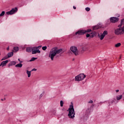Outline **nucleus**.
I'll list each match as a JSON object with an SVG mask.
<instances>
[{
    "mask_svg": "<svg viewBox=\"0 0 124 124\" xmlns=\"http://www.w3.org/2000/svg\"><path fill=\"white\" fill-rule=\"evenodd\" d=\"M44 95V93H42L40 95V98H41V97H42V96H43V95Z\"/></svg>",
    "mask_w": 124,
    "mask_h": 124,
    "instance_id": "nucleus-34",
    "label": "nucleus"
},
{
    "mask_svg": "<svg viewBox=\"0 0 124 124\" xmlns=\"http://www.w3.org/2000/svg\"><path fill=\"white\" fill-rule=\"evenodd\" d=\"M97 35V32L95 31L93 32V36H96Z\"/></svg>",
    "mask_w": 124,
    "mask_h": 124,
    "instance_id": "nucleus-27",
    "label": "nucleus"
},
{
    "mask_svg": "<svg viewBox=\"0 0 124 124\" xmlns=\"http://www.w3.org/2000/svg\"><path fill=\"white\" fill-rule=\"evenodd\" d=\"M114 33L116 35H121V34H124V26L122 28L121 25H119L118 28H116L114 30Z\"/></svg>",
    "mask_w": 124,
    "mask_h": 124,
    "instance_id": "nucleus-2",
    "label": "nucleus"
},
{
    "mask_svg": "<svg viewBox=\"0 0 124 124\" xmlns=\"http://www.w3.org/2000/svg\"><path fill=\"white\" fill-rule=\"evenodd\" d=\"M69 113L68 116L70 119H73L75 117V111H74V108L73 105H70V108L68 109Z\"/></svg>",
    "mask_w": 124,
    "mask_h": 124,
    "instance_id": "nucleus-3",
    "label": "nucleus"
},
{
    "mask_svg": "<svg viewBox=\"0 0 124 124\" xmlns=\"http://www.w3.org/2000/svg\"><path fill=\"white\" fill-rule=\"evenodd\" d=\"M99 29V26L96 25L93 27V30L94 31L95 30H98Z\"/></svg>",
    "mask_w": 124,
    "mask_h": 124,
    "instance_id": "nucleus-23",
    "label": "nucleus"
},
{
    "mask_svg": "<svg viewBox=\"0 0 124 124\" xmlns=\"http://www.w3.org/2000/svg\"><path fill=\"white\" fill-rule=\"evenodd\" d=\"M5 14V12L2 11L1 13L0 14V17H2Z\"/></svg>",
    "mask_w": 124,
    "mask_h": 124,
    "instance_id": "nucleus-26",
    "label": "nucleus"
},
{
    "mask_svg": "<svg viewBox=\"0 0 124 124\" xmlns=\"http://www.w3.org/2000/svg\"><path fill=\"white\" fill-rule=\"evenodd\" d=\"M102 34L105 37L106 35H107V34H108V31H104Z\"/></svg>",
    "mask_w": 124,
    "mask_h": 124,
    "instance_id": "nucleus-18",
    "label": "nucleus"
},
{
    "mask_svg": "<svg viewBox=\"0 0 124 124\" xmlns=\"http://www.w3.org/2000/svg\"><path fill=\"white\" fill-rule=\"evenodd\" d=\"M60 106L62 107L63 106V101H60Z\"/></svg>",
    "mask_w": 124,
    "mask_h": 124,
    "instance_id": "nucleus-31",
    "label": "nucleus"
},
{
    "mask_svg": "<svg viewBox=\"0 0 124 124\" xmlns=\"http://www.w3.org/2000/svg\"><path fill=\"white\" fill-rule=\"evenodd\" d=\"M35 60H37V58L32 57L31 60H30V62H33V61H35Z\"/></svg>",
    "mask_w": 124,
    "mask_h": 124,
    "instance_id": "nucleus-25",
    "label": "nucleus"
},
{
    "mask_svg": "<svg viewBox=\"0 0 124 124\" xmlns=\"http://www.w3.org/2000/svg\"><path fill=\"white\" fill-rule=\"evenodd\" d=\"M87 50H88V47L87 46H83L79 49V52L84 53L85 51H87Z\"/></svg>",
    "mask_w": 124,
    "mask_h": 124,
    "instance_id": "nucleus-9",
    "label": "nucleus"
},
{
    "mask_svg": "<svg viewBox=\"0 0 124 124\" xmlns=\"http://www.w3.org/2000/svg\"><path fill=\"white\" fill-rule=\"evenodd\" d=\"M47 49V46H43L42 47V49L44 50V51H45V50H46Z\"/></svg>",
    "mask_w": 124,
    "mask_h": 124,
    "instance_id": "nucleus-33",
    "label": "nucleus"
},
{
    "mask_svg": "<svg viewBox=\"0 0 124 124\" xmlns=\"http://www.w3.org/2000/svg\"><path fill=\"white\" fill-rule=\"evenodd\" d=\"M61 52H62V49L53 48L50 50L48 57L51 59V61H54V58L56 55L60 54Z\"/></svg>",
    "mask_w": 124,
    "mask_h": 124,
    "instance_id": "nucleus-1",
    "label": "nucleus"
},
{
    "mask_svg": "<svg viewBox=\"0 0 124 124\" xmlns=\"http://www.w3.org/2000/svg\"><path fill=\"white\" fill-rule=\"evenodd\" d=\"M70 50L75 56H78L79 55V50H78L76 46H71Z\"/></svg>",
    "mask_w": 124,
    "mask_h": 124,
    "instance_id": "nucleus-5",
    "label": "nucleus"
},
{
    "mask_svg": "<svg viewBox=\"0 0 124 124\" xmlns=\"http://www.w3.org/2000/svg\"><path fill=\"white\" fill-rule=\"evenodd\" d=\"M91 31L92 30L91 29H88L86 30H79L73 34V36H76V35H83L85 34V33H87V32H91Z\"/></svg>",
    "mask_w": 124,
    "mask_h": 124,
    "instance_id": "nucleus-4",
    "label": "nucleus"
},
{
    "mask_svg": "<svg viewBox=\"0 0 124 124\" xmlns=\"http://www.w3.org/2000/svg\"><path fill=\"white\" fill-rule=\"evenodd\" d=\"M124 19H122L121 22V25L120 26H124Z\"/></svg>",
    "mask_w": 124,
    "mask_h": 124,
    "instance_id": "nucleus-28",
    "label": "nucleus"
},
{
    "mask_svg": "<svg viewBox=\"0 0 124 124\" xmlns=\"http://www.w3.org/2000/svg\"><path fill=\"white\" fill-rule=\"evenodd\" d=\"M85 10H86V11L89 12V11H90L91 10V8H89V7H86V8H85Z\"/></svg>",
    "mask_w": 124,
    "mask_h": 124,
    "instance_id": "nucleus-32",
    "label": "nucleus"
},
{
    "mask_svg": "<svg viewBox=\"0 0 124 124\" xmlns=\"http://www.w3.org/2000/svg\"><path fill=\"white\" fill-rule=\"evenodd\" d=\"M37 69L35 68H33V69L31 70V71H36Z\"/></svg>",
    "mask_w": 124,
    "mask_h": 124,
    "instance_id": "nucleus-37",
    "label": "nucleus"
},
{
    "mask_svg": "<svg viewBox=\"0 0 124 124\" xmlns=\"http://www.w3.org/2000/svg\"><path fill=\"white\" fill-rule=\"evenodd\" d=\"M115 100H116V99L115 98L112 100H110L108 102L109 105H111V104H112L113 102H115Z\"/></svg>",
    "mask_w": 124,
    "mask_h": 124,
    "instance_id": "nucleus-16",
    "label": "nucleus"
},
{
    "mask_svg": "<svg viewBox=\"0 0 124 124\" xmlns=\"http://www.w3.org/2000/svg\"><path fill=\"white\" fill-rule=\"evenodd\" d=\"M7 50H9V46H8L7 48Z\"/></svg>",
    "mask_w": 124,
    "mask_h": 124,
    "instance_id": "nucleus-40",
    "label": "nucleus"
},
{
    "mask_svg": "<svg viewBox=\"0 0 124 124\" xmlns=\"http://www.w3.org/2000/svg\"><path fill=\"white\" fill-rule=\"evenodd\" d=\"M86 77V75L84 74H80L75 77V81H82Z\"/></svg>",
    "mask_w": 124,
    "mask_h": 124,
    "instance_id": "nucleus-6",
    "label": "nucleus"
},
{
    "mask_svg": "<svg viewBox=\"0 0 124 124\" xmlns=\"http://www.w3.org/2000/svg\"><path fill=\"white\" fill-rule=\"evenodd\" d=\"M41 47H42V46H37V47H33V49H34L35 50H37V49H38V48L39 49H40V48H41Z\"/></svg>",
    "mask_w": 124,
    "mask_h": 124,
    "instance_id": "nucleus-29",
    "label": "nucleus"
},
{
    "mask_svg": "<svg viewBox=\"0 0 124 124\" xmlns=\"http://www.w3.org/2000/svg\"><path fill=\"white\" fill-rule=\"evenodd\" d=\"M1 100H3V99H1Z\"/></svg>",
    "mask_w": 124,
    "mask_h": 124,
    "instance_id": "nucleus-44",
    "label": "nucleus"
},
{
    "mask_svg": "<svg viewBox=\"0 0 124 124\" xmlns=\"http://www.w3.org/2000/svg\"><path fill=\"white\" fill-rule=\"evenodd\" d=\"M122 97H123V96L122 95H118L117 96V100H120L122 99Z\"/></svg>",
    "mask_w": 124,
    "mask_h": 124,
    "instance_id": "nucleus-24",
    "label": "nucleus"
},
{
    "mask_svg": "<svg viewBox=\"0 0 124 124\" xmlns=\"http://www.w3.org/2000/svg\"><path fill=\"white\" fill-rule=\"evenodd\" d=\"M16 67H22V66H23V64H21V63H18V64H17L16 65Z\"/></svg>",
    "mask_w": 124,
    "mask_h": 124,
    "instance_id": "nucleus-19",
    "label": "nucleus"
},
{
    "mask_svg": "<svg viewBox=\"0 0 124 124\" xmlns=\"http://www.w3.org/2000/svg\"><path fill=\"white\" fill-rule=\"evenodd\" d=\"M121 45H122L121 43H118L115 44V47H116V48H118V47H120V46H121Z\"/></svg>",
    "mask_w": 124,
    "mask_h": 124,
    "instance_id": "nucleus-20",
    "label": "nucleus"
},
{
    "mask_svg": "<svg viewBox=\"0 0 124 124\" xmlns=\"http://www.w3.org/2000/svg\"><path fill=\"white\" fill-rule=\"evenodd\" d=\"M17 11L18 9H17V8H13L11 11L7 12L6 14H7V15H13V14H15Z\"/></svg>",
    "mask_w": 124,
    "mask_h": 124,
    "instance_id": "nucleus-7",
    "label": "nucleus"
},
{
    "mask_svg": "<svg viewBox=\"0 0 124 124\" xmlns=\"http://www.w3.org/2000/svg\"><path fill=\"white\" fill-rule=\"evenodd\" d=\"M36 53H38L39 54L40 53V50H39V49L36 50H32V54H36Z\"/></svg>",
    "mask_w": 124,
    "mask_h": 124,
    "instance_id": "nucleus-13",
    "label": "nucleus"
},
{
    "mask_svg": "<svg viewBox=\"0 0 124 124\" xmlns=\"http://www.w3.org/2000/svg\"><path fill=\"white\" fill-rule=\"evenodd\" d=\"M20 63H22V62H23L22 61H20Z\"/></svg>",
    "mask_w": 124,
    "mask_h": 124,
    "instance_id": "nucleus-43",
    "label": "nucleus"
},
{
    "mask_svg": "<svg viewBox=\"0 0 124 124\" xmlns=\"http://www.w3.org/2000/svg\"><path fill=\"white\" fill-rule=\"evenodd\" d=\"M14 53H13V51L9 52L8 53V58H11L13 56Z\"/></svg>",
    "mask_w": 124,
    "mask_h": 124,
    "instance_id": "nucleus-15",
    "label": "nucleus"
},
{
    "mask_svg": "<svg viewBox=\"0 0 124 124\" xmlns=\"http://www.w3.org/2000/svg\"><path fill=\"white\" fill-rule=\"evenodd\" d=\"M15 64H16V62L12 61L9 64V66H10V65H15Z\"/></svg>",
    "mask_w": 124,
    "mask_h": 124,
    "instance_id": "nucleus-17",
    "label": "nucleus"
},
{
    "mask_svg": "<svg viewBox=\"0 0 124 124\" xmlns=\"http://www.w3.org/2000/svg\"><path fill=\"white\" fill-rule=\"evenodd\" d=\"M88 103L93 104V100H90Z\"/></svg>",
    "mask_w": 124,
    "mask_h": 124,
    "instance_id": "nucleus-36",
    "label": "nucleus"
},
{
    "mask_svg": "<svg viewBox=\"0 0 124 124\" xmlns=\"http://www.w3.org/2000/svg\"><path fill=\"white\" fill-rule=\"evenodd\" d=\"M31 71H29L28 70L27 71V74L28 75V77H31Z\"/></svg>",
    "mask_w": 124,
    "mask_h": 124,
    "instance_id": "nucleus-21",
    "label": "nucleus"
},
{
    "mask_svg": "<svg viewBox=\"0 0 124 124\" xmlns=\"http://www.w3.org/2000/svg\"><path fill=\"white\" fill-rule=\"evenodd\" d=\"M90 36H91V35L89 33H87L86 34V37H90Z\"/></svg>",
    "mask_w": 124,
    "mask_h": 124,
    "instance_id": "nucleus-35",
    "label": "nucleus"
},
{
    "mask_svg": "<svg viewBox=\"0 0 124 124\" xmlns=\"http://www.w3.org/2000/svg\"><path fill=\"white\" fill-rule=\"evenodd\" d=\"M32 50H35L33 47H27L26 48V52H28V53H31Z\"/></svg>",
    "mask_w": 124,
    "mask_h": 124,
    "instance_id": "nucleus-11",
    "label": "nucleus"
},
{
    "mask_svg": "<svg viewBox=\"0 0 124 124\" xmlns=\"http://www.w3.org/2000/svg\"><path fill=\"white\" fill-rule=\"evenodd\" d=\"M98 37L100 38V40H103L105 37L102 34L101 35L98 34Z\"/></svg>",
    "mask_w": 124,
    "mask_h": 124,
    "instance_id": "nucleus-12",
    "label": "nucleus"
},
{
    "mask_svg": "<svg viewBox=\"0 0 124 124\" xmlns=\"http://www.w3.org/2000/svg\"><path fill=\"white\" fill-rule=\"evenodd\" d=\"M18 61H19V62H20V59H18Z\"/></svg>",
    "mask_w": 124,
    "mask_h": 124,
    "instance_id": "nucleus-42",
    "label": "nucleus"
},
{
    "mask_svg": "<svg viewBox=\"0 0 124 124\" xmlns=\"http://www.w3.org/2000/svg\"><path fill=\"white\" fill-rule=\"evenodd\" d=\"M73 8H74V9H76V7L73 6Z\"/></svg>",
    "mask_w": 124,
    "mask_h": 124,
    "instance_id": "nucleus-39",
    "label": "nucleus"
},
{
    "mask_svg": "<svg viewBox=\"0 0 124 124\" xmlns=\"http://www.w3.org/2000/svg\"><path fill=\"white\" fill-rule=\"evenodd\" d=\"M122 59V56H120L119 60H121Z\"/></svg>",
    "mask_w": 124,
    "mask_h": 124,
    "instance_id": "nucleus-41",
    "label": "nucleus"
},
{
    "mask_svg": "<svg viewBox=\"0 0 124 124\" xmlns=\"http://www.w3.org/2000/svg\"><path fill=\"white\" fill-rule=\"evenodd\" d=\"M7 62H8V60L2 62L0 64V66H5V65H6V63H7Z\"/></svg>",
    "mask_w": 124,
    "mask_h": 124,
    "instance_id": "nucleus-10",
    "label": "nucleus"
},
{
    "mask_svg": "<svg viewBox=\"0 0 124 124\" xmlns=\"http://www.w3.org/2000/svg\"><path fill=\"white\" fill-rule=\"evenodd\" d=\"M13 52H18L19 51V47L18 46H15L13 48Z\"/></svg>",
    "mask_w": 124,
    "mask_h": 124,
    "instance_id": "nucleus-14",
    "label": "nucleus"
},
{
    "mask_svg": "<svg viewBox=\"0 0 124 124\" xmlns=\"http://www.w3.org/2000/svg\"><path fill=\"white\" fill-rule=\"evenodd\" d=\"M87 113L86 114L85 116L88 118L89 116V113H90V108H88L86 110Z\"/></svg>",
    "mask_w": 124,
    "mask_h": 124,
    "instance_id": "nucleus-22",
    "label": "nucleus"
},
{
    "mask_svg": "<svg viewBox=\"0 0 124 124\" xmlns=\"http://www.w3.org/2000/svg\"><path fill=\"white\" fill-rule=\"evenodd\" d=\"M116 93H119V90H116Z\"/></svg>",
    "mask_w": 124,
    "mask_h": 124,
    "instance_id": "nucleus-38",
    "label": "nucleus"
},
{
    "mask_svg": "<svg viewBox=\"0 0 124 124\" xmlns=\"http://www.w3.org/2000/svg\"><path fill=\"white\" fill-rule=\"evenodd\" d=\"M7 59H8V56H5L1 59V61H4L5 60H7Z\"/></svg>",
    "mask_w": 124,
    "mask_h": 124,
    "instance_id": "nucleus-30",
    "label": "nucleus"
},
{
    "mask_svg": "<svg viewBox=\"0 0 124 124\" xmlns=\"http://www.w3.org/2000/svg\"><path fill=\"white\" fill-rule=\"evenodd\" d=\"M111 23H117L119 21V18L116 17H112L109 18Z\"/></svg>",
    "mask_w": 124,
    "mask_h": 124,
    "instance_id": "nucleus-8",
    "label": "nucleus"
}]
</instances>
